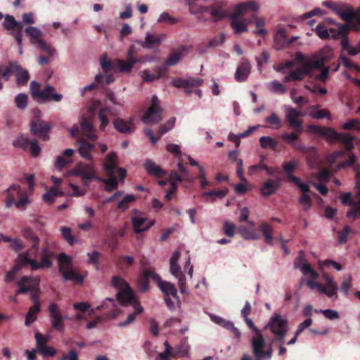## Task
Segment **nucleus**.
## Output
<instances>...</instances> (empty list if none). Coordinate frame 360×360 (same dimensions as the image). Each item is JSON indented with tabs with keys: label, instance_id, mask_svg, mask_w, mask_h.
<instances>
[{
	"label": "nucleus",
	"instance_id": "55",
	"mask_svg": "<svg viewBox=\"0 0 360 360\" xmlns=\"http://www.w3.org/2000/svg\"><path fill=\"white\" fill-rule=\"evenodd\" d=\"M60 231L63 238L69 245H72L75 243V238L72 234L71 229L69 227L63 226L61 227Z\"/></svg>",
	"mask_w": 360,
	"mask_h": 360
},
{
	"label": "nucleus",
	"instance_id": "21",
	"mask_svg": "<svg viewBox=\"0 0 360 360\" xmlns=\"http://www.w3.org/2000/svg\"><path fill=\"white\" fill-rule=\"evenodd\" d=\"M251 71V65L245 58H241L240 64L236 69L235 73V79L238 82H244L247 81Z\"/></svg>",
	"mask_w": 360,
	"mask_h": 360
},
{
	"label": "nucleus",
	"instance_id": "57",
	"mask_svg": "<svg viewBox=\"0 0 360 360\" xmlns=\"http://www.w3.org/2000/svg\"><path fill=\"white\" fill-rule=\"evenodd\" d=\"M225 38L226 37L224 34H221L218 36H215L210 40V41L207 44V46L210 48H216L224 43Z\"/></svg>",
	"mask_w": 360,
	"mask_h": 360
},
{
	"label": "nucleus",
	"instance_id": "4",
	"mask_svg": "<svg viewBox=\"0 0 360 360\" xmlns=\"http://www.w3.org/2000/svg\"><path fill=\"white\" fill-rule=\"evenodd\" d=\"M308 129L309 131L321 136L330 143L337 141L344 143L348 151L354 148L352 141L354 139V136L347 133H338L332 127H321L315 124L309 125Z\"/></svg>",
	"mask_w": 360,
	"mask_h": 360
},
{
	"label": "nucleus",
	"instance_id": "7",
	"mask_svg": "<svg viewBox=\"0 0 360 360\" xmlns=\"http://www.w3.org/2000/svg\"><path fill=\"white\" fill-rule=\"evenodd\" d=\"M288 321L280 314H275L269 319L265 328L269 329L274 338L271 340V343L276 342L283 343L284 338L287 334Z\"/></svg>",
	"mask_w": 360,
	"mask_h": 360
},
{
	"label": "nucleus",
	"instance_id": "37",
	"mask_svg": "<svg viewBox=\"0 0 360 360\" xmlns=\"http://www.w3.org/2000/svg\"><path fill=\"white\" fill-rule=\"evenodd\" d=\"M40 310L41 304H33L30 307L25 316V326H29L32 323L37 320V314Z\"/></svg>",
	"mask_w": 360,
	"mask_h": 360
},
{
	"label": "nucleus",
	"instance_id": "2",
	"mask_svg": "<svg viewBox=\"0 0 360 360\" xmlns=\"http://www.w3.org/2000/svg\"><path fill=\"white\" fill-rule=\"evenodd\" d=\"M53 257H55V254L50 250L47 245L44 246L41 249L39 262L34 258H28L25 255H18L17 264L6 273L5 281L8 283L13 281L16 273L27 265H30V268L32 271L49 269L53 265L52 259Z\"/></svg>",
	"mask_w": 360,
	"mask_h": 360
},
{
	"label": "nucleus",
	"instance_id": "64",
	"mask_svg": "<svg viewBox=\"0 0 360 360\" xmlns=\"http://www.w3.org/2000/svg\"><path fill=\"white\" fill-rule=\"evenodd\" d=\"M354 169L356 172L355 175V190L356 191V196L360 197V165H355Z\"/></svg>",
	"mask_w": 360,
	"mask_h": 360
},
{
	"label": "nucleus",
	"instance_id": "9",
	"mask_svg": "<svg viewBox=\"0 0 360 360\" xmlns=\"http://www.w3.org/2000/svg\"><path fill=\"white\" fill-rule=\"evenodd\" d=\"M325 285L316 283L313 280H308L307 285L311 289L316 288L320 293L327 295L328 297L338 298V285L334 282L333 279L326 274L323 275Z\"/></svg>",
	"mask_w": 360,
	"mask_h": 360
},
{
	"label": "nucleus",
	"instance_id": "41",
	"mask_svg": "<svg viewBox=\"0 0 360 360\" xmlns=\"http://www.w3.org/2000/svg\"><path fill=\"white\" fill-rule=\"evenodd\" d=\"M26 34L29 36L31 42L39 44V41H41V31L35 27H27L25 30Z\"/></svg>",
	"mask_w": 360,
	"mask_h": 360
},
{
	"label": "nucleus",
	"instance_id": "22",
	"mask_svg": "<svg viewBox=\"0 0 360 360\" xmlns=\"http://www.w3.org/2000/svg\"><path fill=\"white\" fill-rule=\"evenodd\" d=\"M282 179L277 177L275 179H269L264 181L260 188L261 193L264 197L273 195L281 186Z\"/></svg>",
	"mask_w": 360,
	"mask_h": 360
},
{
	"label": "nucleus",
	"instance_id": "6",
	"mask_svg": "<svg viewBox=\"0 0 360 360\" xmlns=\"http://www.w3.org/2000/svg\"><path fill=\"white\" fill-rule=\"evenodd\" d=\"M58 271L65 281H71L75 284H82L84 277L73 269L72 259L65 253L58 255Z\"/></svg>",
	"mask_w": 360,
	"mask_h": 360
},
{
	"label": "nucleus",
	"instance_id": "15",
	"mask_svg": "<svg viewBox=\"0 0 360 360\" xmlns=\"http://www.w3.org/2000/svg\"><path fill=\"white\" fill-rule=\"evenodd\" d=\"M285 120L290 129H297L298 131H304V122L300 117L305 114L295 108L290 106H285Z\"/></svg>",
	"mask_w": 360,
	"mask_h": 360
},
{
	"label": "nucleus",
	"instance_id": "45",
	"mask_svg": "<svg viewBox=\"0 0 360 360\" xmlns=\"http://www.w3.org/2000/svg\"><path fill=\"white\" fill-rule=\"evenodd\" d=\"M267 88L274 94H284L286 92V88L277 80L272 81L267 84Z\"/></svg>",
	"mask_w": 360,
	"mask_h": 360
},
{
	"label": "nucleus",
	"instance_id": "12",
	"mask_svg": "<svg viewBox=\"0 0 360 360\" xmlns=\"http://www.w3.org/2000/svg\"><path fill=\"white\" fill-rule=\"evenodd\" d=\"M22 236L29 242L31 243V247L29 250H27L26 252L20 253V255H25L28 258H34L35 259L36 257L38 255L40 257V252H39V238L36 235V233L34 232L33 230H32L29 227H25L22 229L21 231Z\"/></svg>",
	"mask_w": 360,
	"mask_h": 360
},
{
	"label": "nucleus",
	"instance_id": "19",
	"mask_svg": "<svg viewBox=\"0 0 360 360\" xmlns=\"http://www.w3.org/2000/svg\"><path fill=\"white\" fill-rule=\"evenodd\" d=\"M14 146L21 148L25 150L30 148L31 154L34 157H37L41 153V148L38 141L36 139L30 140L24 136L18 138L13 143Z\"/></svg>",
	"mask_w": 360,
	"mask_h": 360
},
{
	"label": "nucleus",
	"instance_id": "31",
	"mask_svg": "<svg viewBox=\"0 0 360 360\" xmlns=\"http://www.w3.org/2000/svg\"><path fill=\"white\" fill-rule=\"evenodd\" d=\"M298 166V161L295 159L290 162H285L283 164V170L285 172L286 176L290 182H298L299 178L293 175L294 170Z\"/></svg>",
	"mask_w": 360,
	"mask_h": 360
},
{
	"label": "nucleus",
	"instance_id": "34",
	"mask_svg": "<svg viewBox=\"0 0 360 360\" xmlns=\"http://www.w3.org/2000/svg\"><path fill=\"white\" fill-rule=\"evenodd\" d=\"M158 286L160 287L161 290L163 292L164 297H165V296L169 297L171 295L174 299H176L177 300V302H179V297L177 296L176 289L172 283H171L169 282L162 281L159 282Z\"/></svg>",
	"mask_w": 360,
	"mask_h": 360
},
{
	"label": "nucleus",
	"instance_id": "46",
	"mask_svg": "<svg viewBox=\"0 0 360 360\" xmlns=\"http://www.w3.org/2000/svg\"><path fill=\"white\" fill-rule=\"evenodd\" d=\"M210 13L214 22L221 20L226 16V12L221 7H211Z\"/></svg>",
	"mask_w": 360,
	"mask_h": 360
},
{
	"label": "nucleus",
	"instance_id": "63",
	"mask_svg": "<svg viewBox=\"0 0 360 360\" xmlns=\"http://www.w3.org/2000/svg\"><path fill=\"white\" fill-rule=\"evenodd\" d=\"M300 270L304 275H309L312 278H316L319 276L317 272L311 268L309 263L307 262L302 266Z\"/></svg>",
	"mask_w": 360,
	"mask_h": 360
},
{
	"label": "nucleus",
	"instance_id": "8",
	"mask_svg": "<svg viewBox=\"0 0 360 360\" xmlns=\"http://www.w3.org/2000/svg\"><path fill=\"white\" fill-rule=\"evenodd\" d=\"M30 92L33 97L41 99L43 102L52 100L59 102L62 100L63 96L55 93V88L51 85H46L44 89H40L38 82L32 81L30 83Z\"/></svg>",
	"mask_w": 360,
	"mask_h": 360
},
{
	"label": "nucleus",
	"instance_id": "23",
	"mask_svg": "<svg viewBox=\"0 0 360 360\" xmlns=\"http://www.w3.org/2000/svg\"><path fill=\"white\" fill-rule=\"evenodd\" d=\"M79 154L86 160H92L91 152L96 149L93 143L81 137L77 140Z\"/></svg>",
	"mask_w": 360,
	"mask_h": 360
},
{
	"label": "nucleus",
	"instance_id": "52",
	"mask_svg": "<svg viewBox=\"0 0 360 360\" xmlns=\"http://www.w3.org/2000/svg\"><path fill=\"white\" fill-rule=\"evenodd\" d=\"M18 198V200L15 201L14 205L19 210H25L27 205L30 203V200L27 197L26 191H25Z\"/></svg>",
	"mask_w": 360,
	"mask_h": 360
},
{
	"label": "nucleus",
	"instance_id": "36",
	"mask_svg": "<svg viewBox=\"0 0 360 360\" xmlns=\"http://www.w3.org/2000/svg\"><path fill=\"white\" fill-rule=\"evenodd\" d=\"M350 30V27L345 24H338V30L330 28V35L333 39H338L342 37H347Z\"/></svg>",
	"mask_w": 360,
	"mask_h": 360
},
{
	"label": "nucleus",
	"instance_id": "35",
	"mask_svg": "<svg viewBox=\"0 0 360 360\" xmlns=\"http://www.w3.org/2000/svg\"><path fill=\"white\" fill-rule=\"evenodd\" d=\"M115 128L120 133L125 134L132 131L134 124L131 121H125L121 118H116L113 121Z\"/></svg>",
	"mask_w": 360,
	"mask_h": 360
},
{
	"label": "nucleus",
	"instance_id": "54",
	"mask_svg": "<svg viewBox=\"0 0 360 360\" xmlns=\"http://www.w3.org/2000/svg\"><path fill=\"white\" fill-rule=\"evenodd\" d=\"M266 122L272 125L275 129H280L282 126L281 120L275 112H272L269 116L266 117Z\"/></svg>",
	"mask_w": 360,
	"mask_h": 360
},
{
	"label": "nucleus",
	"instance_id": "42",
	"mask_svg": "<svg viewBox=\"0 0 360 360\" xmlns=\"http://www.w3.org/2000/svg\"><path fill=\"white\" fill-rule=\"evenodd\" d=\"M259 143H260V146L262 148H266L269 147L275 151L278 150L277 148L278 143V141L271 136H264L260 137Z\"/></svg>",
	"mask_w": 360,
	"mask_h": 360
},
{
	"label": "nucleus",
	"instance_id": "29",
	"mask_svg": "<svg viewBox=\"0 0 360 360\" xmlns=\"http://www.w3.org/2000/svg\"><path fill=\"white\" fill-rule=\"evenodd\" d=\"M170 271L179 280L178 285L181 293H187L186 278L184 274L181 273L179 265L178 264H170Z\"/></svg>",
	"mask_w": 360,
	"mask_h": 360
},
{
	"label": "nucleus",
	"instance_id": "25",
	"mask_svg": "<svg viewBox=\"0 0 360 360\" xmlns=\"http://www.w3.org/2000/svg\"><path fill=\"white\" fill-rule=\"evenodd\" d=\"M155 74H152L149 70H145L141 72V77L144 82H152L165 77L167 73L168 69L165 66H159L155 68Z\"/></svg>",
	"mask_w": 360,
	"mask_h": 360
},
{
	"label": "nucleus",
	"instance_id": "24",
	"mask_svg": "<svg viewBox=\"0 0 360 360\" xmlns=\"http://www.w3.org/2000/svg\"><path fill=\"white\" fill-rule=\"evenodd\" d=\"M25 191L20 184H13L6 190V207L9 208L14 205L15 198H19Z\"/></svg>",
	"mask_w": 360,
	"mask_h": 360
},
{
	"label": "nucleus",
	"instance_id": "28",
	"mask_svg": "<svg viewBox=\"0 0 360 360\" xmlns=\"http://www.w3.org/2000/svg\"><path fill=\"white\" fill-rule=\"evenodd\" d=\"M203 80L200 78L191 77L188 79H182L176 77L173 79L172 84L176 88H187L188 86H200L202 85Z\"/></svg>",
	"mask_w": 360,
	"mask_h": 360
},
{
	"label": "nucleus",
	"instance_id": "14",
	"mask_svg": "<svg viewBox=\"0 0 360 360\" xmlns=\"http://www.w3.org/2000/svg\"><path fill=\"white\" fill-rule=\"evenodd\" d=\"M72 173L81 177L85 186L88 187L89 181L93 179L98 180V176L96 174V169L93 165H88L83 162L77 163L72 169Z\"/></svg>",
	"mask_w": 360,
	"mask_h": 360
},
{
	"label": "nucleus",
	"instance_id": "17",
	"mask_svg": "<svg viewBox=\"0 0 360 360\" xmlns=\"http://www.w3.org/2000/svg\"><path fill=\"white\" fill-rule=\"evenodd\" d=\"M51 328L61 333L64 330V321L68 319L67 316L62 315L58 306L54 302H51L48 308Z\"/></svg>",
	"mask_w": 360,
	"mask_h": 360
},
{
	"label": "nucleus",
	"instance_id": "1",
	"mask_svg": "<svg viewBox=\"0 0 360 360\" xmlns=\"http://www.w3.org/2000/svg\"><path fill=\"white\" fill-rule=\"evenodd\" d=\"M112 285L119 290L116 295V299L123 306L131 305L135 309L133 313L128 315L125 321L119 323V326L125 327L132 323L135 320L136 316L143 311V307L141 306L139 301L135 296L129 283L125 280L117 276H114L112 278Z\"/></svg>",
	"mask_w": 360,
	"mask_h": 360
},
{
	"label": "nucleus",
	"instance_id": "58",
	"mask_svg": "<svg viewBox=\"0 0 360 360\" xmlns=\"http://www.w3.org/2000/svg\"><path fill=\"white\" fill-rule=\"evenodd\" d=\"M309 116L316 120H321L323 118H327L328 120H330L331 117L330 111L326 109L310 112Z\"/></svg>",
	"mask_w": 360,
	"mask_h": 360
},
{
	"label": "nucleus",
	"instance_id": "27",
	"mask_svg": "<svg viewBox=\"0 0 360 360\" xmlns=\"http://www.w3.org/2000/svg\"><path fill=\"white\" fill-rule=\"evenodd\" d=\"M13 75H15L16 83L19 86L25 85L30 79V75L17 61H13Z\"/></svg>",
	"mask_w": 360,
	"mask_h": 360
},
{
	"label": "nucleus",
	"instance_id": "51",
	"mask_svg": "<svg viewBox=\"0 0 360 360\" xmlns=\"http://www.w3.org/2000/svg\"><path fill=\"white\" fill-rule=\"evenodd\" d=\"M227 194L226 189H219V190H212L207 192H205L202 195L204 198L210 197L213 200L215 198H223Z\"/></svg>",
	"mask_w": 360,
	"mask_h": 360
},
{
	"label": "nucleus",
	"instance_id": "33",
	"mask_svg": "<svg viewBox=\"0 0 360 360\" xmlns=\"http://www.w3.org/2000/svg\"><path fill=\"white\" fill-rule=\"evenodd\" d=\"M275 48L277 50H282L288 46V36L285 30L279 29L274 37Z\"/></svg>",
	"mask_w": 360,
	"mask_h": 360
},
{
	"label": "nucleus",
	"instance_id": "53",
	"mask_svg": "<svg viewBox=\"0 0 360 360\" xmlns=\"http://www.w3.org/2000/svg\"><path fill=\"white\" fill-rule=\"evenodd\" d=\"M315 32L319 37L321 39H328L330 37V29H325V26L322 23H319L316 26Z\"/></svg>",
	"mask_w": 360,
	"mask_h": 360
},
{
	"label": "nucleus",
	"instance_id": "18",
	"mask_svg": "<svg viewBox=\"0 0 360 360\" xmlns=\"http://www.w3.org/2000/svg\"><path fill=\"white\" fill-rule=\"evenodd\" d=\"M302 132L298 131L297 129H294L293 131L290 133L284 132L281 134V139L292 148L302 153H306L307 148L303 144L300 143V136Z\"/></svg>",
	"mask_w": 360,
	"mask_h": 360
},
{
	"label": "nucleus",
	"instance_id": "38",
	"mask_svg": "<svg viewBox=\"0 0 360 360\" xmlns=\"http://www.w3.org/2000/svg\"><path fill=\"white\" fill-rule=\"evenodd\" d=\"M259 229L264 238L265 242L269 245H273V237H272V233H273V229L271 225L267 224L266 222L264 221L262 222L259 226Z\"/></svg>",
	"mask_w": 360,
	"mask_h": 360
},
{
	"label": "nucleus",
	"instance_id": "16",
	"mask_svg": "<svg viewBox=\"0 0 360 360\" xmlns=\"http://www.w3.org/2000/svg\"><path fill=\"white\" fill-rule=\"evenodd\" d=\"M4 27L10 32V34L14 37L18 44L21 46L22 39L23 25L20 22L15 20L13 15H6L3 23Z\"/></svg>",
	"mask_w": 360,
	"mask_h": 360
},
{
	"label": "nucleus",
	"instance_id": "3",
	"mask_svg": "<svg viewBox=\"0 0 360 360\" xmlns=\"http://www.w3.org/2000/svg\"><path fill=\"white\" fill-rule=\"evenodd\" d=\"M258 9L259 6L255 1L243 2L236 6L235 11L231 16V27L236 34L247 32L248 25L252 21V19H245L243 18V16L250 11L255 12Z\"/></svg>",
	"mask_w": 360,
	"mask_h": 360
},
{
	"label": "nucleus",
	"instance_id": "56",
	"mask_svg": "<svg viewBox=\"0 0 360 360\" xmlns=\"http://www.w3.org/2000/svg\"><path fill=\"white\" fill-rule=\"evenodd\" d=\"M333 56V51L330 49L325 48L321 49L320 51L317 53L316 57L323 60L325 63L328 61Z\"/></svg>",
	"mask_w": 360,
	"mask_h": 360
},
{
	"label": "nucleus",
	"instance_id": "40",
	"mask_svg": "<svg viewBox=\"0 0 360 360\" xmlns=\"http://www.w3.org/2000/svg\"><path fill=\"white\" fill-rule=\"evenodd\" d=\"M135 261L133 257L121 255L118 257L116 265L120 269H127L131 267Z\"/></svg>",
	"mask_w": 360,
	"mask_h": 360
},
{
	"label": "nucleus",
	"instance_id": "10",
	"mask_svg": "<svg viewBox=\"0 0 360 360\" xmlns=\"http://www.w3.org/2000/svg\"><path fill=\"white\" fill-rule=\"evenodd\" d=\"M34 117L30 124L32 134L39 136L44 141H48L49 139V133L51 128V123L44 122L39 118L41 111L39 109L34 110Z\"/></svg>",
	"mask_w": 360,
	"mask_h": 360
},
{
	"label": "nucleus",
	"instance_id": "60",
	"mask_svg": "<svg viewBox=\"0 0 360 360\" xmlns=\"http://www.w3.org/2000/svg\"><path fill=\"white\" fill-rule=\"evenodd\" d=\"M350 233V228L349 226L346 225L344 226L343 230L342 231H338V243L342 245L347 241L349 234Z\"/></svg>",
	"mask_w": 360,
	"mask_h": 360
},
{
	"label": "nucleus",
	"instance_id": "59",
	"mask_svg": "<svg viewBox=\"0 0 360 360\" xmlns=\"http://www.w3.org/2000/svg\"><path fill=\"white\" fill-rule=\"evenodd\" d=\"M27 96L25 94H19L15 96V103L20 109H25L27 105Z\"/></svg>",
	"mask_w": 360,
	"mask_h": 360
},
{
	"label": "nucleus",
	"instance_id": "62",
	"mask_svg": "<svg viewBox=\"0 0 360 360\" xmlns=\"http://www.w3.org/2000/svg\"><path fill=\"white\" fill-rule=\"evenodd\" d=\"M299 203L303 207L305 211H308L311 207V200L309 195L304 193L300 196L298 200Z\"/></svg>",
	"mask_w": 360,
	"mask_h": 360
},
{
	"label": "nucleus",
	"instance_id": "44",
	"mask_svg": "<svg viewBox=\"0 0 360 360\" xmlns=\"http://www.w3.org/2000/svg\"><path fill=\"white\" fill-rule=\"evenodd\" d=\"M13 61L10 62L8 66L0 65V77L4 81L7 82L10 79V77L13 75Z\"/></svg>",
	"mask_w": 360,
	"mask_h": 360
},
{
	"label": "nucleus",
	"instance_id": "49",
	"mask_svg": "<svg viewBox=\"0 0 360 360\" xmlns=\"http://www.w3.org/2000/svg\"><path fill=\"white\" fill-rule=\"evenodd\" d=\"M304 79L302 75V72L300 68L291 71L287 76L283 78L285 83L290 82L291 81H301Z\"/></svg>",
	"mask_w": 360,
	"mask_h": 360
},
{
	"label": "nucleus",
	"instance_id": "5",
	"mask_svg": "<svg viewBox=\"0 0 360 360\" xmlns=\"http://www.w3.org/2000/svg\"><path fill=\"white\" fill-rule=\"evenodd\" d=\"M117 160L118 158L115 153H110L108 154L104 160L103 170L105 174L108 176V179H104L103 177H98L97 181L103 182L106 186L105 191L107 192H111L118 186L117 180L115 176V169L117 167Z\"/></svg>",
	"mask_w": 360,
	"mask_h": 360
},
{
	"label": "nucleus",
	"instance_id": "43",
	"mask_svg": "<svg viewBox=\"0 0 360 360\" xmlns=\"http://www.w3.org/2000/svg\"><path fill=\"white\" fill-rule=\"evenodd\" d=\"M63 193L60 191L56 187H51L50 190L43 195V200L51 204L54 202L56 197L63 195Z\"/></svg>",
	"mask_w": 360,
	"mask_h": 360
},
{
	"label": "nucleus",
	"instance_id": "39",
	"mask_svg": "<svg viewBox=\"0 0 360 360\" xmlns=\"http://www.w3.org/2000/svg\"><path fill=\"white\" fill-rule=\"evenodd\" d=\"M355 17L356 14L354 11V8L349 5L345 11V12H343V13H341V19L347 22V25L350 27V30H356L355 24L352 20Z\"/></svg>",
	"mask_w": 360,
	"mask_h": 360
},
{
	"label": "nucleus",
	"instance_id": "48",
	"mask_svg": "<svg viewBox=\"0 0 360 360\" xmlns=\"http://www.w3.org/2000/svg\"><path fill=\"white\" fill-rule=\"evenodd\" d=\"M100 65L105 73L110 72L116 68L115 61L112 62L110 60H108L105 54L101 57Z\"/></svg>",
	"mask_w": 360,
	"mask_h": 360
},
{
	"label": "nucleus",
	"instance_id": "50",
	"mask_svg": "<svg viewBox=\"0 0 360 360\" xmlns=\"http://www.w3.org/2000/svg\"><path fill=\"white\" fill-rule=\"evenodd\" d=\"M136 198L134 195H127L117 203V208L122 212L127 210L129 207V203L134 202Z\"/></svg>",
	"mask_w": 360,
	"mask_h": 360
},
{
	"label": "nucleus",
	"instance_id": "11",
	"mask_svg": "<svg viewBox=\"0 0 360 360\" xmlns=\"http://www.w3.org/2000/svg\"><path fill=\"white\" fill-rule=\"evenodd\" d=\"M265 340L263 336H260L257 339H252L251 347L252 353L255 356L254 360H269L272 357L273 343L271 342L270 346L266 350H264Z\"/></svg>",
	"mask_w": 360,
	"mask_h": 360
},
{
	"label": "nucleus",
	"instance_id": "26",
	"mask_svg": "<svg viewBox=\"0 0 360 360\" xmlns=\"http://www.w3.org/2000/svg\"><path fill=\"white\" fill-rule=\"evenodd\" d=\"M143 167L149 176L155 178H160L167 174V171L162 169L150 159L145 160Z\"/></svg>",
	"mask_w": 360,
	"mask_h": 360
},
{
	"label": "nucleus",
	"instance_id": "32",
	"mask_svg": "<svg viewBox=\"0 0 360 360\" xmlns=\"http://www.w3.org/2000/svg\"><path fill=\"white\" fill-rule=\"evenodd\" d=\"M139 62V59H128L125 60L121 59L115 60V65L120 72L124 73L129 72L134 68V65Z\"/></svg>",
	"mask_w": 360,
	"mask_h": 360
},
{
	"label": "nucleus",
	"instance_id": "61",
	"mask_svg": "<svg viewBox=\"0 0 360 360\" xmlns=\"http://www.w3.org/2000/svg\"><path fill=\"white\" fill-rule=\"evenodd\" d=\"M342 129L344 130L355 129L360 131V126L359 125V120L357 119H351L347 121L342 126Z\"/></svg>",
	"mask_w": 360,
	"mask_h": 360
},
{
	"label": "nucleus",
	"instance_id": "13",
	"mask_svg": "<svg viewBox=\"0 0 360 360\" xmlns=\"http://www.w3.org/2000/svg\"><path fill=\"white\" fill-rule=\"evenodd\" d=\"M162 108L156 96H153L150 106L142 117L143 122L146 124H157L162 120Z\"/></svg>",
	"mask_w": 360,
	"mask_h": 360
},
{
	"label": "nucleus",
	"instance_id": "47",
	"mask_svg": "<svg viewBox=\"0 0 360 360\" xmlns=\"http://www.w3.org/2000/svg\"><path fill=\"white\" fill-rule=\"evenodd\" d=\"M240 233L245 240H257L259 238L258 234L253 229H248L245 226L239 228Z\"/></svg>",
	"mask_w": 360,
	"mask_h": 360
},
{
	"label": "nucleus",
	"instance_id": "30",
	"mask_svg": "<svg viewBox=\"0 0 360 360\" xmlns=\"http://www.w3.org/2000/svg\"><path fill=\"white\" fill-rule=\"evenodd\" d=\"M80 124L84 134L86 138L92 141L97 139V136L93 134L94 126L92 119L90 117H82L80 120Z\"/></svg>",
	"mask_w": 360,
	"mask_h": 360
},
{
	"label": "nucleus",
	"instance_id": "20",
	"mask_svg": "<svg viewBox=\"0 0 360 360\" xmlns=\"http://www.w3.org/2000/svg\"><path fill=\"white\" fill-rule=\"evenodd\" d=\"M133 212L137 214L132 216L131 218L134 231L136 233H141L148 230L155 224V221L152 220L148 224L145 225L147 219L142 217L141 213L138 210H134Z\"/></svg>",
	"mask_w": 360,
	"mask_h": 360
}]
</instances>
